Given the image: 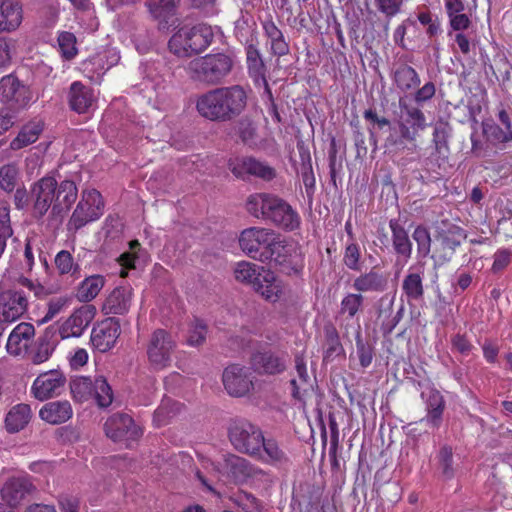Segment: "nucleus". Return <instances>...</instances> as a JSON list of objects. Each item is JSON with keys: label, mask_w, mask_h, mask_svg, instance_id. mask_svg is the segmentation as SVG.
Segmentation results:
<instances>
[{"label": "nucleus", "mask_w": 512, "mask_h": 512, "mask_svg": "<svg viewBox=\"0 0 512 512\" xmlns=\"http://www.w3.org/2000/svg\"><path fill=\"white\" fill-rule=\"evenodd\" d=\"M247 98V92L241 85L220 87L200 95L196 109L210 121H229L243 112Z\"/></svg>", "instance_id": "obj_1"}, {"label": "nucleus", "mask_w": 512, "mask_h": 512, "mask_svg": "<svg viewBox=\"0 0 512 512\" xmlns=\"http://www.w3.org/2000/svg\"><path fill=\"white\" fill-rule=\"evenodd\" d=\"M233 60L226 54H209L191 60L186 68L189 76L205 84L215 85L229 75Z\"/></svg>", "instance_id": "obj_2"}, {"label": "nucleus", "mask_w": 512, "mask_h": 512, "mask_svg": "<svg viewBox=\"0 0 512 512\" xmlns=\"http://www.w3.org/2000/svg\"><path fill=\"white\" fill-rule=\"evenodd\" d=\"M400 115L397 120V126L399 130V138H395L392 135L387 138L389 145L395 146L397 149H404V142L413 143L416 147L415 141L420 131H423L427 127L426 117L424 113L417 107L410 106L400 100Z\"/></svg>", "instance_id": "obj_3"}, {"label": "nucleus", "mask_w": 512, "mask_h": 512, "mask_svg": "<svg viewBox=\"0 0 512 512\" xmlns=\"http://www.w3.org/2000/svg\"><path fill=\"white\" fill-rule=\"evenodd\" d=\"M228 437L232 446L240 453L252 457L261 453L263 432L257 425L246 419L231 420L228 426Z\"/></svg>", "instance_id": "obj_4"}, {"label": "nucleus", "mask_w": 512, "mask_h": 512, "mask_svg": "<svg viewBox=\"0 0 512 512\" xmlns=\"http://www.w3.org/2000/svg\"><path fill=\"white\" fill-rule=\"evenodd\" d=\"M103 212L104 202L101 194L95 189L84 190L69 219V228L78 230L86 224L98 220Z\"/></svg>", "instance_id": "obj_5"}, {"label": "nucleus", "mask_w": 512, "mask_h": 512, "mask_svg": "<svg viewBox=\"0 0 512 512\" xmlns=\"http://www.w3.org/2000/svg\"><path fill=\"white\" fill-rule=\"evenodd\" d=\"M223 470L235 483L267 482L268 475L245 458L231 454L224 458Z\"/></svg>", "instance_id": "obj_6"}, {"label": "nucleus", "mask_w": 512, "mask_h": 512, "mask_svg": "<svg viewBox=\"0 0 512 512\" xmlns=\"http://www.w3.org/2000/svg\"><path fill=\"white\" fill-rule=\"evenodd\" d=\"M176 340L164 329L155 330L147 345L148 360L156 369H163L171 362Z\"/></svg>", "instance_id": "obj_7"}, {"label": "nucleus", "mask_w": 512, "mask_h": 512, "mask_svg": "<svg viewBox=\"0 0 512 512\" xmlns=\"http://www.w3.org/2000/svg\"><path fill=\"white\" fill-rule=\"evenodd\" d=\"M254 375L251 368L233 364L225 368L223 385L229 395L243 397L254 389Z\"/></svg>", "instance_id": "obj_8"}, {"label": "nucleus", "mask_w": 512, "mask_h": 512, "mask_svg": "<svg viewBox=\"0 0 512 512\" xmlns=\"http://www.w3.org/2000/svg\"><path fill=\"white\" fill-rule=\"evenodd\" d=\"M104 430L114 442H124L126 447L137 440L141 435V429L134 423L131 416L123 413H116L110 416L105 424Z\"/></svg>", "instance_id": "obj_9"}, {"label": "nucleus", "mask_w": 512, "mask_h": 512, "mask_svg": "<svg viewBox=\"0 0 512 512\" xmlns=\"http://www.w3.org/2000/svg\"><path fill=\"white\" fill-rule=\"evenodd\" d=\"M0 100L17 109H25L33 101V93L16 76L9 74L0 79Z\"/></svg>", "instance_id": "obj_10"}, {"label": "nucleus", "mask_w": 512, "mask_h": 512, "mask_svg": "<svg viewBox=\"0 0 512 512\" xmlns=\"http://www.w3.org/2000/svg\"><path fill=\"white\" fill-rule=\"evenodd\" d=\"M28 309L24 292L9 289L0 293V324H11L19 320Z\"/></svg>", "instance_id": "obj_11"}, {"label": "nucleus", "mask_w": 512, "mask_h": 512, "mask_svg": "<svg viewBox=\"0 0 512 512\" xmlns=\"http://www.w3.org/2000/svg\"><path fill=\"white\" fill-rule=\"evenodd\" d=\"M66 383L65 375L59 370H49L41 373L31 386L32 395L44 401L61 394Z\"/></svg>", "instance_id": "obj_12"}, {"label": "nucleus", "mask_w": 512, "mask_h": 512, "mask_svg": "<svg viewBox=\"0 0 512 512\" xmlns=\"http://www.w3.org/2000/svg\"><path fill=\"white\" fill-rule=\"evenodd\" d=\"M228 166L233 175L241 179L254 176L269 181L276 175L274 168L252 157L230 159Z\"/></svg>", "instance_id": "obj_13"}, {"label": "nucleus", "mask_w": 512, "mask_h": 512, "mask_svg": "<svg viewBox=\"0 0 512 512\" xmlns=\"http://www.w3.org/2000/svg\"><path fill=\"white\" fill-rule=\"evenodd\" d=\"M275 232L260 227L244 229L239 237V245L242 251L251 258L258 259L260 250H266Z\"/></svg>", "instance_id": "obj_14"}, {"label": "nucleus", "mask_w": 512, "mask_h": 512, "mask_svg": "<svg viewBox=\"0 0 512 512\" xmlns=\"http://www.w3.org/2000/svg\"><path fill=\"white\" fill-rule=\"evenodd\" d=\"M96 310L92 305H83L61 324L59 335L62 339L80 337L95 317Z\"/></svg>", "instance_id": "obj_15"}, {"label": "nucleus", "mask_w": 512, "mask_h": 512, "mask_svg": "<svg viewBox=\"0 0 512 512\" xmlns=\"http://www.w3.org/2000/svg\"><path fill=\"white\" fill-rule=\"evenodd\" d=\"M134 298L131 285L124 284L115 287L105 298L102 312L105 315H125L129 312Z\"/></svg>", "instance_id": "obj_16"}, {"label": "nucleus", "mask_w": 512, "mask_h": 512, "mask_svg": "<svg viewBox=\"0 0 512 512\" xmlns=\"http://www.w3.org/2000/svg\"><path fill=\"white\" fill-rule=\"evenodd\" d=\"M56 180L53 177H43L31 189L34 213L42 217L54 205Z\"/></svg>", "instance_id": "obj_17"}, {"label": "nucleus", "mask_w": 512, "mask_h": 512, "mask_svg": "<svg viewBox=\"0 0 512 512\" xmlns=\"http://www.w3.org/2000/svg\"><path fill=\"white\" fill-rule=\"evenodd\" d=\"M119 335V320L110 317L93 328L91 343L98 351L107 352L114 347Z\"/></svg>", "instance_id": "obj_18"}, {"label": "nucleus", "mask_w": 512, "mask_h": 512, "mask_svg": "<svg viewBox=\"0 0 512 512\" xmlns=\"http://www.w3.org/2000/svg\"><path fill=\"white\" fill-rule=\"evenodd\" d=\"M23 5L19 0H0V33L16 31L23 21Z\"/></svg>", "instance_id": "obj_19"}, {"label": "nucleus", "mask_w": 512, "mask_h": 512, "mask_svg": "<svg viewBox=\"0 0 512 512\" xmlns=\"http://www.w3.org/2000/svg\"><path fill=\"white\" fill-rule=\"evenodd\" d=\"M268 220L285 230H295L300 226L299 214L285 201L276 197L275 205L268 214Z\"/></svg>", "instance_id": "obj_20"}, {"label": "nucleus", "mask_w": 512, "mask_h": 512, "mask_svg": "<svg viewBox=\"0 0 512 512\" xmlns=\"http://www.w3.org/2000/svg\"><path fill=\"white\" fill-rule=\"evenodd\" d=\"M436 232V240L441 243L444 250L449 251V255L444 260H449L455 249L466 239V233L461 227L448 221H442L437 226Z\"/></svg>", "instance_id": "obj_21"}, {"label": "nucleus", "mask_w": 512, "mask_h": 512, "mask_svg": "<svg viewBox=\"0 0 512 512\" xmlns=\"http://www.w3.org/2000/svg\"><path fill=\"white\" fill-rule=\"evenodd\" d=\"M253 289L262 298L271 303L281 299L285 293V285L273 272L265 270Z\"/></svg>", "instance_id": "obj_22"}, {"label": "nucleus", "mask_w": 512, "mask_h": 512, "mask_svg": "<svg viewBox=\"0 0 512 512\" xmlns=\"http://www.w3.org/2000/svg\"><path fill=\"white\" fill-rule=\"evenodd\" d=\"M246 62L248 73L257 86H263L266 94L271 99L272 93L266 80V66L260 55V52L253 45L246 49Z\"/></svg>", "instance_id": "obj_23"}, {"label": "nucleus", "mask_w": 512, "mask_h": 512, "mask_svg": "<svg viewBox=\"0 0 512 512\" xmlns=\"http://www.w3.org/2000/svg\"><path fill=\"white\" fill-rule=\"evenodd\" d=\"M388 286V276L372 268L370 271L360 274L353 281V288L361 293L376 292L380 293L386 290Z\"/></svg>", "instance_id": "obj_24"}, {"label": "nucleus", "mask_w": 512, "mask_h": 512, "mask_svg": "<svg viewBox=\"0 0 512 512\" xmlns=\"http://www.w3.org/2000/svg\"><path fill=\"white\" fill-rule=\"evenodd\" d=\"M292 245H288L284 239L274 234L266 250L261 251L259 260L262 262L273 261L277 265H286L290 262Z\"/></svg>", "instance_id": "obj_25"}, {"label": "nucleus", "mask_w": 512, "mask_h": 512, "mask_svg": "<svg viewBox=\"0 0 512 512\" xmlns=\"http://www.w3.org/2000/svg\"><path fill=\"white\" fill-rule=\"evenodd\" d=\"M251 364L255 371L263 374H278L286 369L285 359L271 351L254 353Z\"/></svg>", "instance_id": "obj_26"}, {"label": "nucleus", "mask_w": 512, "mask_h": 512, "mask_svg": "<svg viewBox=\"0 0 512 512\" xmlns=\"http://www.w3.org/2000/svg\"><path fill=\"white\" fill-rule=\"evenodd\" d=\"M32 484L26 477L9 479L1 490L3 500L9 506H17L31 491Z\"/></svg>", "instance_id": "obj_27"}, {"label": "nucleus", "mask_w": 512, "mask_h": 512, "mask_svg": "<svg viewBox=\"0 0 512 512\" xmlns=\"http://www.w3.org/2000/svg\"><path fill=\"white\" fill-rule=\"evenodd\" d=\"M58 344L56 329L47 327L38 338L35 348L31 352V361L34 364L46 362L53 354Z\"/></svg>", "instance_id": "obj_28"}, {"label": "nucleus", "mask_w": 512, "mask_h": 512, "mask_svg": "<svg viewBox=\"0 0 512 512\" xmlns=\"http://www.w3.org/2000/svg\"><path fill=\"white\" fill-rule=\"evenodd\" d=\"M78 196L76 184L71 180H64L59 185L56 183L55 201L52 206V214L59 215L68 211L75 203Z\"/></svg>", "instance_id": "obj_29"}, {"label": "nucleus", "mask_w": 512, "mask_h": 512, "mask_svg": "<svg viewBox=\"0 0 512 512\" xmlns=\"http://www.w3.org/2000/svg\"><path fill=\"white\" fill-rule=\"evenodd\" d=\"M35 329L30 323L18 324L10 333L6 349L9 354L18 356L26 350L28 341L34 336Z\"/></svg>", "instance_id": "obj_30"}, {"label": "nucleus", "mask_w": 512, "mask_h": 512, "mask_svg": "<svg viewBox=\"0 0 512 512\" xmlns=\"http://www.w3.org/2000/svg\"><path fill=\"white\" fill-rule=\"evenodd\" d=\"M72 415L73 410L68 401L49 402L39 411L40 418L50 424L64 423L68 421Z\"/></svg>", "instance_id": "obj_31"}, {"label": "nucleus", "mask_w": 512, "mask_h": 512, "mask_svg": "<svg viewBox=\"0 0 512 512\" xmlns=\"http://www.w3.org/2000/svg\"><path fill=\"white\" fill-rule=\"evenodd\" d=\"M41 120H33L21 127L18 134L10 142V149L17 151L35 143L43 132Z\"/></svg>", "instance_id": "obj_32"}, {"label": "nucleus", "mask_w": 512, "mask_h": 512, "mask_svg": "<svg viewBox=\"0 0 512 512\" xmlns=\"http://www.w3.org/2000/svg\"><path fill=\"white\" fill-rule=\"evenodd\" d=\"M94 102V95L90 88L84 86L81 82L75 81L71 84L69 90L70 107L78 112L85 113Z\"/></svg>", "instance_id": "obj_33"}, {"label": "nucleus", "mask_w": 512, "mask_h": 512, "mask_svg": "<svg viewBox=\"0 0 512 512\" xmlns=\"http://www.w3.org/2000/svg\"><path fill=\"white\" fill-rule=\"evenodd\" d=\"M276 196L266 193H256L250 195L247 199V211L256 218L268 220L273 205H275Z\"/></svg>", "instance_id": "obj_34"}, {"label": "nucleus", "mask_w": 512, "mask_h": 512, "mask_svg": "<svg viewBox=\"0 0 512 512\" xmlns=\"http://www.w3.org/2000/svg\"><path fill=\"white\" fill-rule=\"evenodd\" d=\"M389 227L392 232L393 248L406 262L412 254V242L409 239L408 233L396 220H390Z\"/></svg>", "instance_id": "obj_35"}, {"label": "nucleus", "mask_w": 512, "mask_h": 512, "mask_svg": "<svg viewBox=\"0 0 512 512\" xmlns=\"http://www.w3.org/2000/svg\"><path fill=\"white\" fill-rule=\"evenodd\" d=\"M265 269L254 263L240 261L235 264L233 272L236 281L255 288V284L260 281Z\"/></svg>", "instance_id": "obj_36"}, {"label": "nucleus", "mask_w": 512, "mask_h": 512, "mask_svg": "<svg viewBox=\"0 0 512 512\" xmlns=\"http://www.w3.org/2000/svg\"><path fill=\"white\" fill-rule=\"evenodd\" d=\"M189 45L191 55L204 51L212 42L213 32L210 26L205 24L188 28Z\"/></svg>", "instance_id": "obj_37"}, {"label": "nucleus", "mask_w": 512, "mask_h": 512, "mask_svg": "<svg viewBox=\"0 0 512 512\" xmlns=\"http://www.w3.org/2000/svg\"><path fill=\"white\" fill-rule=\"evenodd\" d=\"M263 29L268 38L272 54L276 56H284L289 53V45L285 41L281 30L272 21L263 23Z\"/></svg>", "instance_id": "obj_38"}, {"label": "nucleus", "mask_w": 512, "mask_h": 512, "mask_svg": "<svg viewBox=\"0 0 512 512\" xmlns=\"http://www.w3.org/2000/svg\"><path fill=\"white\" fill-rule=\"evenodd\" d=\"M105 285V278L102 275L86 277L79 285L76 297L81 302H90L95 299Z\"/></svg>", "instance_id": "obj_39"}, {"label": "nucleus", "mask_w": 512, "mask_h": 512, "mask_svg": "<svg viewBox=\"0 0 512 512\" xmlns=\"http://www.w3.org/2000/svg\"><path fill=\"white\" fill-rule=\"evenodd\" d=\"M31 409L27 404H18L8 412L5 424L9 432L22 430L30 421Z\"/></svg>", "instance_id": "obj_40"}, {"label": "nucleus", "mask_w": 512, "mask_h": 512, "mask_svg": "<svg viewBox=\"0 0 512 512\" xmlns=\"http://www.w3.org/2000/svg\"><path fill=\"white\" fill-rule=\"evenodd\" d=\"M393 80L402 92H408L420 84L418 73L408 65L399 66L394 72Z\"/></svg>", "instance_id": "obj_41"}, {"label": "nucleus", "mask_w": 512, "mask_h": 512, "mask_svg": "<svg viewBox=\"0 0 512 512\" xmlns=\"http://www.w3.org/2000/svg\"><path fill=\"white\" fill-rule=\"evenodd\" d=\"M109 69L110 67L107 65L100 51L82 62L83 72L94 82H99Z\"/></svg>", "instance_id": "obj_42"}, {"label": "nucleus", "mask_w": 512, "mask_h": 512, "mask_svg": "<svg viewBox=\"0 0 512 512\" xmlns=\"http://www.w3.org/2000/svg\"><path fill=\"white\" fill-rule=\"evenodd\" d=\"M402 290L408 301L421 299L424 294L421 273L413 272L412 267H410L408 274L403 279Z\"/></svg>", "instance_id": "obj_43"}, {"label": "nucleus", "mask_w": 512, "mask_h": 512, "mask_svg": "<svg viewBox=\"0 0 512 512\" xmlns=\"http://www.w3.org/2000/svg\"><path fill=\"white\" fill-rule=\"evenodd\" d=\"M55 266L61 275H70L78 279L81 277V268L74 261L73 256L66 250H61L55 257Z\"/></svg>", "instance_id": "obj_44"}, {"label": "nucleus", "mask_w": 512, "mask_h": 512, "mask_svg": "<svg viewBox=\"0 0 512 512\" xmlns=\"http://www.w3.org/2000/svg\"><path fill=\"white\" fill-rule=\"evenodd\" d=\"M343 264L353 271H361L363 268L361 247L355 239L348 240L345 244Z\"/></svg>", "instance_id": "obj_45"}, {"label": "nucleus", "mask_w": 512, "mask_h": 512, "mask_svg": "<svg viewBox=\"0 0 512 512\" xmlns=\"http://www.w3.org/2000/svg\"><path fill=\"white\" fill-rule=\"evenodd\" d=\"M483 134L492 144L506 143L512 140V128L501 127L493 121L483 123Z\"/></svg>", "instance_id": "obj_46"}, {"label": "nucleus", "mask_w": 512, "mask_h": 512, "mask_svg": "<svg viewBox=\"0 0 512 512\" xmlns=\"http://www.w3.org/2000/svg\"><path fill=\"white\" fill-rule=\"evenodd\" d=\"M253 457L269 464L281 463L286 459L285 453L279 448L276 441L273 439H265L264 437L261 453L259 455H253Z\"/></svg>", "instance_id": "obj_47"}, {"label": "nucleus", "mask_w": 512, "mask_h": 512, "mask_svg": "<svg viewBox=\"0 0 512 512\" xmlns=\"http://www.w3.org/2000/svg\"><path fill=\"white\" fill-rule=\"evenodd\" d=\"M146 6L155 19L165 23L174 15L176 8L173 0H149Z\"/></svg>", "instance_id": "obj_48"}, {"label": "nucleus", "mask_w": 512, "mask_h": 512, "mask_svg": "<svg viewBox=\"0 0 512 512\" xmlns=\"http://www.w3.org/2000/svg\"><path fill=\"white\" fill-rule=\"evenodd\" d=\"M92 398L95 399L97 405L101 408L108 407L113 401V392L103 376L94 379V391Z\"/></svg>", "instance_id": "obj_49"}, {"label": "nucleus", "mask_w": 512, "mask_h": 512, "mask_svg": "<svg viewBox=\"0 0 512 512\" xmlns=\"http://www.w3.org/2000/svg\"><path fill=\"white\" fill-rule=\"evenodd\" d=\"M189 42L188 28H181L169 41L170 51L178 57H189L191 56V51L188 47Z\"/></svg>", "instance_id": "obj_50"}, {"label": "nucleus", "mask_w": 512, "mask_h": 512, "mask_svg": "<svg viewBox=\"0 0 512 512\" xmlns=\"http://www.w3.org/2000/svg\"><path fill=\"white\" fill-rule=\"evenodd\" d=\"M94 391V380L89 377H79L71 383V392L74 399L84 402L92 398Z\"/></svg>", "instance_id": "obj_51"}, {"label": "nucleus", "mask_w": 512, "mask_h": 512, "mask_svg": "<svg viewBox=\"0 0 512 512\" xmlns=\"http://www.w3.org/2000/svg\"><path fill=\"white\" fill-rule=\"evenodd\" d=\"M417 244V254L420 258H426L431 251V237L427 228L417 226L412 234Z\"/></svg>", "instance_id": "obj_52"}, {"label": "nucleus", "mask_w": 512, "mask_h": 512, "mask_svg": "<svg viewBox=\"0 0 512 512\" xmlns=\"http://www.w3.org/2000/svg\"><path fill=\"white\" fill-rule=\"evenodd\" d=\"M18 168L15 164H6L0 168V188L11 192L14 190L18 179Z\"/></svg>", "instance_id": "obj_53"}, {"label": "nucleus", "mask_w": 512, "mask_h": 512, "mask_svg": "<svg viewBox=\"0 0 512 512\" xmlns=\"http://www.w3.org/2000/svg\"><path fill=\"white\" fill-rule=\"evenodd\" d=\"M58 47L62 56L67 60L74 58L78 52L76 37L70 32L64 31L59 34Z\"/></svg>", "instance_id": "obj_54"}, {"label": "nucleus", "mask_w": 512, "mask_h": 512, "mask_svg": "<svg viewBox=\"0 0 512 512\" xmlns=\"http://www.w3.org/2000/svg\"><path fill=\"white\" fill-rule=\"evenodd\" d=\"M140 250V243L133 240L129 243V251L122 253L119 256V263L121 265L120 276L125 278L128 273L127 269L135 267V260L137 258V251Z\"/></svg>", "instance_id": "obj_55"}, {"label": "nucleus", "mask_w": 512, "mask_h": 512, "mask_svg": "<svg viewBox=\"0 0 512 512\" xmlns=\"http://www.w3.org/2000/svg\"><path fill=\"white\" fill-rule=\"evenodd\" d=\"M207 336V325L199 319H195L190 326L187 344L197 347L202 345Z\"/></svg>", "instance_id": "obj_56"}, {"label": "nucleus", "mask_w": 512, "mask_h": 512, "mask_svg": "<svg viewBox=\"0 0 512 512\" xmlns=\"http://www.w3.org/2000/svg\"><path fill=\"white\" fill-rule=\"evenodd\" d=\"M13 230L10 225L9 208L0 206V256L6 248L7 240L12 236Z\"/></svg>", "instance_id": "obj_57"}, {"label": "nucleus", "mask_w": 512, "mask_h": 512, "mask_svg": "<svg viewBox=\"0 0 512 512\" xmlns=\"http://www.w3.org/2000/svg\"><path fill=\"white\" fill-rule=\"evenodd\" d=\"M15 47L14 39L0 36V72L11 64Z\"/></svg>", "instance_id": "obj_58"}, {"label": "nucleus", "mask_w": 512, "mask_h": 512, "mask_svg": "<svg viewBox=\"0 0 512 512\" xmlns=\"http://www.w3.org/2000/svg\"><path fill=\"white\" fill-rule=\"evenodd\" d=\"M363 304V296L355 293L346 295L341 301V313L354 317Z\"/></svg>", "instance_id": "obj_59"}, {"label": "nucleus", "mask_w": 512, "mask_h": 512, "mask_svg": "<svg viewBox=\"0 0 512 512\" xmlns=\"http://www.w3.org/2000/svg\"><path fill=\"white\" fill-rule=\"evenodd\" d=\"M379 12L387 17H394L401 11L403 0H374Z\"/></svg>", "instance_id": "obj_60"}, {"label": "nucleus", "mask_w": 512, "mask_h": 512, "mask_svg": "<svg viewBox=\"0 0 512 512\" xmlns=\"http://www.w3.org/2000/svg\"><path fill=\"white\" fill-rule=\"evenodd\" d=\"M17 121V112L11 108L0 110V135L7 132Z\"/></svg>", "instance_id": "obj_61"}, {"label": "nucleus", "mask_w": 512, "mask_h": 512, "mask_svg": "<svg viewBox=\"0 0 512 512\" xmlns=\"http://www.w3.org/2000/svg\"><path fill=\"white\" fill-rule=\"evenodd\" d=\"M440 465L442 468V473L450 478L453 475L452 470V449L450 447H443L439 453Z\"/></svg>", "instance_id": "obj_62"}, {"label": "nucleus", "mask_w": 512, "mask_h": 512, "mask_svg": "<svg viewBox=\"0 0 512 512\" xmlns=\"http://www.w3.org/2000/svg\"><path fill=\"white\" fill-rule=\"evenodd\" d=\"M58 504L63 512H78L79 509V499L71 494H61Z\"/></svg>", "instance_id": "obj_63"}, {"label": "nucleus", "mask_w": 512, "mask_h": 512, "mask_svg": "<svg viewBox=\"0 0 512 512\" xmlns=\"http://www.w3.org/2000/svg\"><path fill=\"white\" fill-rule=\"evenodd\" d=\"M511 255L508 250H498L494 254V261L492 265V270L494 272H499L506 268L510 263Z\"/></svg>", "instance_id": "obj_64"}]
</instances>
